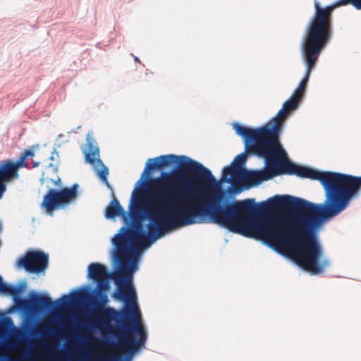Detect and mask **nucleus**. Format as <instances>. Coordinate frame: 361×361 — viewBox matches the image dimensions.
I'll list each match as a JSON object with an SVG mask.
<instances>
[{
    "instance_id": "obj_1",
    "label": "nucleus",
    "mask_w": 361,
    "mask_h": 361,
    "mask_svg": "<svg viewBox=\"0 0 361 361\" xmlns=\"http://www.w3.org/2000/svg\"><path fill=\"white\" fill-rule=\"evenodd\" d=\"M244 140L247 152L264 157L267 169L248 171L235 167L232 178L226 183L258 185L278 175H296L319 180L324 189V202L314 204L289 195H275L259 204L247 199L223 207L219 203L224 192L209 169L186 156L161 155L147 160L137 186L151 171L172 164H178L185 176L162 172L160 177L151 179L145 209L151 221L149 235L140 233V237L154 240L176 226L212 222L265 242L312 274L323 273L330 262L322 259V249L315 230L350 205L360 192L361 177L298 166L276 149L260 154L251 148L250 139ZM131 202V216L135 218L142 203V192L137 187L132 192Z\"/></svg>"
},
{
    "instance_id": "obj_2",
    "label": "nucleus",
    "mask_w": 361,
    "mask_h": 361,
    "mask_svg": "<svg viewBox=\"0 0 361 361\" xmlns=\"http://www.w3.org/2000/svg\"><path fill=\"white\" fill-rule=\"evenodd\" d=\"M148 196L143 202V214L149 223L151 221L146 216L145 209ZM140 233L145 236L149 235V231L146 233L142 224L135 222L132 228L127 231L126 235H116L113 243L116 247V258L118 263V269L114 273H109L106 267L99 263H91L88 266V277L97 283V288L100 290L106 291L109 288V279H113L118 286V290L114 293V297L124 301L125 309L119 312L114 308H108L102 312V322L104 326L109 329L113 326L109 322L116 317L121 315V326L118 329V338L125 350L130 353H135L140 346L144 345L147 340V333L141 322V315L137 305V295L132 287L130 281L131 273L137 269V262L131 261L132 252L129 246V240L132 245L137 249L149 247L156 240L152 238H142Z\"/></svg>"
},
{
    "instance_id": "obj_3",
    "label": "nucleus",
    "mask_w": 361,
    "mask_h": 361,
    "mask_svg": "<svg viewBox=\"0 0 361 361\" xmlns=\"http://www.w3.org/2000/svg\"><path fill=\"white\" fill-rule=\"evenodd\" d=\"M288 112L282 108L273 119L262 127L252 129L238 123L233 124L235 133L243 138L251 140V148L262 153H267L273 149L279 151L283 157L286 156L279 142V135Z\"/></svg>"
},
{
    "instance_id": "obj_4",
    "label": "nucleus",
    "mask_w": 361,
    "mask_h": 361,
    "mask_svg": "<svg viewBox=\"0 0 361 361\" xmlns=\"http://www.w3.org/2000/svg\"><path fill=\"white\" fill-rule=\"evenodd\" d=\"M329 42L328 40L308 27H306L302 43V50L307 65V71L305 76L302 78L299 86L293 93L295 97H298L300 99L303 97L310 73L314 68L322 49Z\"/></svg>"
},
{
    "instance_id": "obj_5",
    "label": "nucleus",
    "mask_w": 361,
    "mask_h": 361,
    "mask_svg": "<svg viewBox=\"0 0 361 361\" xmlns=\"http://www.w3.org/2000/svg\"><path fill=\"white\" fill-rule=\"evenodd\" d=\"M348 4L361 10V0H339L325 7H322L319 1H314V12L307 27L330 42L333 34L332 13L336 8Z\"/></svg>"
},
{
    "instance_id": "obj_6",
    "label": "nucleus",
    "mask_w": 361,
    "mask_h": 361,
    "mask_svg": "<svg viewBox=\"0 0 361 361\" xmlns=\"http://www.w3.org/2000/svg\"><path fill=\"white\" fill-rule=\"evenodd\" d=\"M78 188L79 185L75 183L70 188H63L61 190L49 189L44 196L41 207L44 209L47 214L52 215L54 211L69 205L77 199Z\"/></svg>"
},
{
    "instance_id": "obj_7",
    "label": "nucleus",
    "mask_w": 361,
    "mask_h": 361,
    "mask_svg": "<svg viewBox=\"0 0 361 361\" xmlns=\"http://www.w3.org/2000/svg\"><path fill=\"white\" fill-rule=\"evenodd\" d=\"M87 149L84 150L85 161L90 163L95 169L101 166V169L97 171V176L109 187L107 180L109 169L99 158V149L97 143L90 134L87 136Z\"/></svg>"
},
{
    "instance_id": "obj_8",
    "label": "nucleus",
    "mask_w": 361,
    "mask_h": 361,
    "mask_svg": "<svg viewBox=\"0 0 361 361\" xmlns=\"http://www.w3.org/2000/svg\"><path fill=\"white\" fill-rule=\"evenodd\" d=\"M49 255L40 251H30L18 261V265L30 273H39L48 266Z\"/></svg>"
},
{
    "instance_id": "obj_9",
    "label": "nucleus",
    "mask_w": 361,
    "mask_h": 361,
    "mask_svg": "<svg viewBox=\"0 0 361 361\" xmlns=\"http://www.w3.org/2000/svg\"><path fill=\"white\" fill-rule=\"evenodd\" d=\"M18 171L11 159H4L0 161V200L6 190V183L18 179Z\"/></svg>"
},
{
    "instance_id": "obj_10",
    "label": "nucleus",
    "mask_w": 361,
    "mask_h": 361,
    "mask_svg": "<svg viewBox=\"0 0 361 361\" xmlns=\"http://www.w3.org/2000/svg\"><path fill=\"white\" fill-rule=\"evenodd\" d=\"M18 304H30L33 310H49L54 307L51 298L47 295H35L31 300H20Z\"/></svg>"
},
{
    "instance_id": "obj_11",
    "label": "nucleus",
    "mask_w": 361,
    "mask_h": 361,
    "mask_svg": "<svg viewBox=\"0 0 361 361\" xmlns=\"http://www.w3.org/2000/svg\"><path fill=\"white\" fill-rule=\"evenodd\" d=\"M245 161L246 154L245 153L236 156L232 165L224 169L221 180L226 182V180L228 178H232L233 169L238 166L240 169H244L243 165L245 164Z\"/></svg>"
},
{
    "instance_id": "obj_12",
    "label": "nucleus",
    "mask_w": 361,
    "mask_h": 361,
    "mask_svg": "<svg viewBox=\"0 0 361 361\" xmlns=\"http://www.w3.org/2000/svg\"><path fill=\"white\" fill-rule=\"evenodd\" d=\"M125 214L123 208L120 205L117 199L114 197L106 209L105 216L107 219H114L116 216H125Z\"/></svg>"
},
{
    "instance_id": "obj_13",
    "label": "nucleus",
    "mask_w": 361,
    "mask_h": 361,
    "mask_svg": "<svg viewBox=\"0 0 361 361\" xmlns=\"http://www.w3.org/2000/svg\"><path fill=\"white\" fill-rule=\"evenodd\" d=\"M0 338H13V324L9 317L0 319Z\"/></svg>"
},
{
    "instance_id": "obj_14",
    "label": "nucleus",
    "mask_w": 361,
    "mask_h": 361,
    "mask_svg": "<svg viewBox=\"0 0 361 361\" xmlns=\"http://www.w3.org/2000/svg\"><path fill=\"white\" fill-rule=\"evenodd\" d=\"M34 156V149H26L24 151V152L21 154V156L18 158V159L16 161H13V164L18 171H19L20 168H27L29 166V164L27 162V159L28 158H32Z\"/></svg>"
},
{
    "instance_id": "obj_15",
    "label": "nucleus",
    "mask_w": 361,
    "mask_h": 361,
    "mask_svg": "<svg viewBox=\"0 0 361 361\" xmlns=\"http://www.w3.org/2000/svg\"><path fill=\"white\" fill-rule=\"evenodd\" d=\"M0 292L7 293L16 298L20 293V288L16 286H8L1 281L0 284Z\"/></svg>"
},
{
    "instance_id": "obj_16",
    "label": "nucleus",
    "mask_w": 361,
    "mask_h": 361,
    "mask_svg": "<svg viewBox=\"0 0 361 361\" xmlns=\"http://www.w3.org/2000/svg\"><path fill=\"white\" fill-rule=\"evenodd\" d=\"M299 100V98L295 97V96L293 94L292 97L288 100L284 102L283 108L287 112L291 110H294L298 107Z\"/></svg>"
},
{
    "instance_id": "obj_17",
    "label": "nucleus",
    "mask_w": 361,
    "mask_h": 361,
    "mask_svg": "<svg viewBox=\"0 0 361 361\" xmlns=\"http://www.w3.org/2000/svg\"><path fill=\"white\" fill-rule=\"evenodd\" d=\"M80 297V293H76L73 294V295H63L61 300H59L56 301V302H61L63 305H67L69 304L71 301H75L78 300V298Z\"/></svg>"
},
{
    "instance_id": "obj_18",
    "label": "nucleus",
    "mask_w": 361,
    "mask_h": 361,
    "mask_svg": "<svg viewBox=\"0 0 361 361\" xmlns=\"http://www.w3.org/2000/svg\"><path fill=\"white\" fill-rule=\"evenodd\" d=\"M105 291L104 290H100L99 289V293H98V296L102 302V304H106L107 302H108V297L107 295L104 293Z\"/></svg>"
},
{
    "instance_id": "obj_19",
    "label": "nucleus",
    "mask_w": 361,
    "mask_h": 361,
    "mask_svg": "<svg viewBox=\"0 0 361 361\" xmlns=\"http://www.w3.org/2000/svg\"><path fill=\"white\" fill-rule=\"evenodd\" d=\"M102 361H116L118 360L117 356H109V357H101Z\"/></svg>"
},
{
    "instance_id": "obj_20",
    "label": "nucleus",
    "mask_w": 361,
    "mask_h": 361,
    "mask_svg": "<svg viewBox=\"0 0 361 361\" xmlns=\"http://www.w3.org/2000/svg\"><path fill=\"white\" fill-rule=\"evenodd\" d=\"M59 157V154L57 152H56L55 151L52 152L51 155L50 156L49 159L51 160H54L55 158L58 157Z\"/></svg>"
},
{
    "instance_id": "obj_21",
    "label": "nucleus",
    "mask_w": 361,
    "mask_h": 361,
    "mask_svg": "<svg viewBox=\"0 0 361 361\" xmlns=\"http://www.w3.org/2000/svg\"><path fill=\"white\" fill-rule=\"evenodd\" d=\"M135 61H140L139 59L137 57H135Z\"/></svg>"
},
{
    "instance_id": "obj_22",
    "label": "nucleus",
    "mask_w": 361,
    "mask_h": 361,
    "mask_svg": "<svg viewBox=\"0 0 361 361\" xmlns=\"http://www.w3.org/2000/svg\"><path fill=\"white\" fill-rule=\"evenodd\" d=\"M37 166H38V164H37H37H33V166H32V167H37Z\"/></svg>"
}]
</instances>
